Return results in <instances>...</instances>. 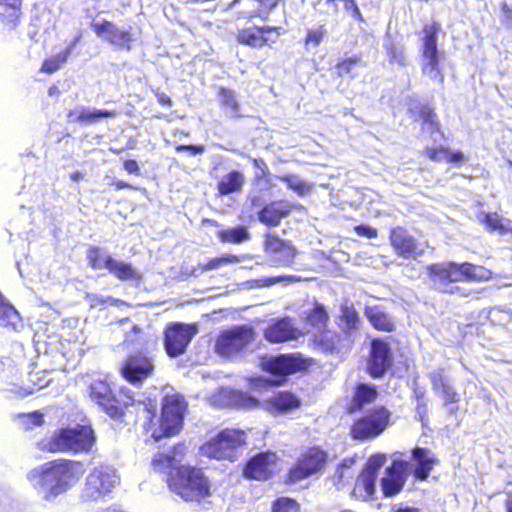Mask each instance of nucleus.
Wrapping results in <instances>:
<instances>
[{"instance_id":"1","label":"nucleus","mask_w":512,"mask_h":512,"mask_svg":"<svg viewBox=\"0 0 512 512\" xmlns=\"http://www.w3.org/2000/svg\"><path fill=\"white\" fill-rule=\"evenodd\" d=\"M138 407V410L142 411L145 414V419L148 420L144 426L145 430L155 441H159L163 437L174 436L182 429L187 409V403L182 395L173 393L164 396L161 416L156 422H154L156 404L153 401L149 400L148 403L138 401Z\"/></svg>"},{"instance_id":"2","label":"nucleus","mask_w":512,"mask_h":512,"mask_svg":"<svg viewBox=\"0 0 512 512\" xmlns=\"http://www.w3.org/2000/svg\"><path fill=\"white\" fill-rule=\"evenodd\" d=\"M84 473L83 465L74 461H55L44 465L41 471H32L30 479L45 500L66 492Z\"/></svg>"},{"instance_id":"3","label":"nucleus","mask_w":512,"mask_h":512,"mask_svg":"<svg viewBox=\"0 0 512 512\" xmlns=\"http://www.w3.org/2000/svg\"><path fill=\"white\" fill-rule=\"evenodd\" d=\"M428 276L433 286L444 293L460 292L454 285L459 281H486L491 278V271L483 266L470 263L458 264L455 262L435 263L427 266Z\"/></svg>"},{"instance_id":"4","label":"nucleus","mask_w":512,"mask_h":512,"mask_svg":"<svg viewBox=\"0 0 512 512\" xmlns=\"http://www.w3.org/2000/svg\"><path fill=\"white\" fill-rule=\"evenodd\" d=\"M170 489L185 501H200L209 496V484L200 469L181 466L170 474Z\"/></svg>"},{"instance_id":"5","label":"nucleus","mask_w":512,"mask_h":512,"mask_svg":"<svg viewBox=\"0 0 512 512\" xmlns=\"http://www.w3.org/2000/svg\"><path fill=\"white\" fill-rule=\"evenodd\" d=\"M255 329L247 324L235 325L221 331L215 341V352L227 359L242 357L256 340Z\"/></svg>"},{"instance_id":"6","label":"nucleus","mask_w":512,"mask_h":512,"mask_svg":"<svg viewBox=\"0 0 512 512\" xmlns=\"http://www.w3.org/2000/svg\"><path fill=\"white\" fill-rule=\"evenodd\" d=\"M440 31L438 22L427 23L422 29L421 57L422 72L432 80L443 83L444 75L441 69V61L444 53H441L437 45V37Z\"/></svg>"},{"instance_id":"7","label":"nucleus","mask_w":512,"mask_h":512,"mask_svg":"<svg viewBox=\"0 0 512 512\" xmlns=\"http://www.w3.org/2000/svg\"><path fill=\"white\" fill-rule=\"evenodd\" d=\"M119 482L120 477L114 467L99 465L86 477L81 498L84 501H97L112 492Z\"/></svg>"},{"instance_id":"8","label":"nucleus","mask_w":512,"mask_h":512,"mask_svg":"<svg viewBox=\"0 0 512 512\" xmlns=\"http://www.w3.org/2000/svg\"><path fill=\"white\" fill-rule=\"evenodd\" d=\"M263 368L271 374L268 379L259 378L257 386L280 385L289 374L306 369L307 362L299 354L280 355L263 360Z\"/></svg>"},{"instance_id":"9","label":"nucleus","mask_w":512,"mask_h":512,"mask_svg":"<svg viewBox=\"0 0 512 512\" xmlns=\"http://www.w3.org/2000/svg\"><path fill=\"white\" fill-rule=\"evenodd\" d=\"M244 444V431L225 429L204 445L202 451L210 458L218 460L229 459L232 461L236 458L237 449Z\"/></svg>"},{"instance_id":"10","label":"nucleus","mask_w":512,"mask_h":512,"mask_svg":"<svg viewBox=\"0 0 512 512\" xmlns=\"http://www.w3.org/2000/svg\"><path fill=\"white\" fill-rule=\"evenodd\" d=\"M391 413L385 407L370 410L352 426L351 434L356 440H368L379 436L388 426Z\"/></svg>"},{"instance_id":"11","label":"nucleus","mask_w":512,"mask_h":512,"mask_svg":"<svg viewBox=\"0 0 512 512\" xmlns=\"http://www.w3.org/2000/svg\"><path fill=\"white\" fill-rule=\"evenodd\" d=\"M196 324L174 322L167 326L164 333V347L170 357H178L187 350L193 337L197 334Z\"/></svg>"},{"instance_id":"12","label":"nucleus","mask_w":512,"mask_h":512,"mask_svg":"<svg viewBox=\"0 0 512 512\" xmlns=\"http://www.w3.org/2000/svg\"><path fill=\"white\" fill-rule=\"evenodd\" d=\"M327 461V454L319 448H311L302 454L290 469L288 482L295 483L320 471Z\"/></svg>"},{"instance_id":"13","label":"nucleus","mask_w":512,"mask_h":512,"mask_svg":"<svg viewBox=\"0 0 512 512\" xmlns=\"http://www.w3.org/2000/svg\"><path fill=\"white\" fill-rule=\"evenodd\" d=\"M401 457V452L392 455V465L386 469V476L381 479L382 491L387 497L399 493L406 482L410 464Z\"/></svg>"},{"instance_id":"14","label":"nucleus","mask_w":512,"mask_h":512,"mask_svg":"<svg viewBox=\"0 0 512 512\" xmlns=\"http://www.w3.org/2000/svg\"><path fill=\"white\" fill-rule=\"evenodd\" d=\"M390 243L396 254L405 259H416L424 255L426 243L419 242L405 228L397 226L390 231Z\"/></svg>"},{"instance_id":"15","label":"nucleus","mask_w":512,"mask_h":512,"mask_svg":"<svg viewBox=\"0 0 512 512\" xmlns=\"http://www.w3.org/2000/svg\"><path fill=\"white\" fill-rule=\"evenodd\" d=\"M91 27L99 38L118 49L129 51L132 42L135 41V37L130 29H122L115 23L107 20L92 22Z\"/></svg>"},{"instance_id":"16","label":"nucleus","mask_w":512,"mask_h":512,"mask_svg":"<svg viewBox=\"0 0 512 512\" xmlns=\"http://www.w3.org/2000/svg\"><path fill=\"white\" fill-rule=\"evenodd\" d=\"M386 460L385 455H375L369 458L365 468L358 477L353 493L355 496L367 500L375 493L377 473Z\"/></svg>"},{"instance_id":"17","label":"nucleus","mask_w":512,"mask_h":512,"mask_svg":"<svg viewBox=\"0 0 512 512\" xmlns=\"http://www.w3.org/2000/svg\"><path fill=\"white\" fill-rule=\"evenodd\" d=\"M393 356L389 344L381 339L371 342L367 371L373 378L382 377L392 366Z\"/></svg>"},{"instance_id":"18","label":"nucleus","mask_w":512,"mask_h":512,"mask_svg":"<svg viewBox=\"0 0 512 512\" xmlns=\"http://www.w3.org/2000/svg\"><path fill=\"white\" fill-rule=\"evenodd\" d=\"M89 389L91 400L97 403L111 418L118 419L122 416V409L118 406V401L112 395L106 381L94 380Z\"/></svg>"},{"instance_id":"19","label":"nucleus","mask_w":512,"mask_h":512,"mask_svg":"<svg viewBox=\"0 0 512 512\" xmlns=\"http://www.w3.org/2000/svg\"><path fill=\"white\" fill-rule=\"evenodd\" d=\"M153 371V360L143 354L131 355L122 367V375L132 384L140 383L150 377Z\"/></svg>"},{"instance_id":"20","label":"nucleus","mask_w":512,"mask_h":512,"mask_svg":"<svg viewBox=\"0 0 512 512\" xmlns=\"http://www.w3.org/2000/svg\"><path fill=\"white\" fill-rule=\"evenodd\" d=\"M276 455L273 453H263L252 458L245 470L246 477L255 480H265L269 478L276 469Z\"/></svg>"},{"instance_id":"21","label":"nucleus","mask_w":512,"mask_h":512,"mask_svg":"<svg viewBox=\"0 0 512 512\" xmlns=\"http://www.w3.org/2000/svg\"><path fill=\"white\" fill-rule=\"evenodd\" d=\"M266 251L271 255V261L275 265L288 266L293 263L296 251L287 242L275 235L268 234L265 242Z\"/></svg>"},{"instance_id":"22","label":"nucleus","mask_w":512,"mask_h":512,"mask_svg":"<svg viewBox=\"0 0 512 512\" xmlns=\"http://www.w3.org/2000/svg\"><path fill=\"white\" fill-rule=\"evenodd\" d=\"M299 335V330L293 326L289 318L270 323L264 333L266 340L272 343L286 342L296 339Z\"/></svg>"},{"instance_id":"23","label":"nucleus","mask_w":512,"mask_h":512,"mask_svg":"<svg viewBox=\"0 0 512 512\" xmlns=\"http://www.w3.org/2000/svg\"><path fill=\"white\" fill-rule=\"evenodd\" d=\"M296 206L288 201L272 202L258 213L259 221L269 227L278 226L281 220L287 217Z\"/></svg>"},{"instance_id":"24","label":"nucleus","mask_w":512,"mask_h":512,"mask_svg":"<svg viewBox=\"0 0 512 512\" xmlns=\"http://www.w3.org/2000/svg\"><path fill=\"white\" fill-rule=\"evenodd\" d=\"M412 459L415 462L414 476L419 480H426L438 459L431 450L416 447L412 450Z\"/></svg>"},{"instance_id":"25","label":"nucleus","mask_w":512,"mask_h":512,"mask_svg":"<svg viewBox=\"0 0 512 512\" xmlns=\"http://www.w3.org/2000/svg\"><path fill=\"white\" fill-rule=\"evenodd\" d=\"M115 111L92 109L85 106H78L69 111L67 118L70 123L94 124L101 118H113L116 116Z\"/></svg>"},{"instance_id":"26","label":"nucleus","mask_w":512,"mask_h":512,"mask_svg":"<svg viewBox=\"0 0 512 512\" xmlns=\"http://www.w3.org/2000/svg\"><path fill=\"white\" fill-rule=\"evenodd\" d=\"M105 268L121 281L140 282L142 280V274L130 263L114 259L110 255L105 256Z\"/></svg>"},{"instance_id":"27","label":"nucleus","mask_w":512,"mask_h":512,"mask_svg":"<svg viewBox=\"0 0 512 512\" xmlns=\"http://www.w3.org/2000/svg\"><path fill=\"white\" fill-rule=\"evenodd\" d=\"M73 437H76L74 430L70 428L60 429L51 437L47 448L51 452L73 451Z\"/></svg>"},{"instance_id":"28","label":"nucleus","mask_w":512,"mask_h":512,"mask_svg":"<svg viewBox=\"0 0 512 512\" xmlns=\"http://www.w3.org/2000/svg\"><path fill=\"white\" fill-rule=\"evenodd\" d=\"M370 323L377 330L391 332L394 329L392 318L379 306L368 307L365 312Z\"/></svg>"},{"instance_id":"29","label":"nucleus","mask_w":512,"mask_h":512,"mask_svg":"<svg viewBox=\"0 0 512 512\" xmlns=\"http://www.w3.org/2000/svg\"><path fill=\"white\" fill-rule=\"evenodd\" d=\"M221 395L227 399L228 405L237 406L239 408L249 409L258 405L256 398L242 391L225 388L222 389Z\"/></svg>"},{"instance_id":"30","label":"nucleus","mask_w":512,"mask_h":512,"mask_svg":"<svg viewBox=\"0 0 512 512\" xmlns=\"http://www.w3.org/2000/svg\"><path fill=\"white\" fill-rule=\"evenodd\" d=\"M70 429L74 430L76 434V437H73L72 440L74 452L88 451L92 448L95 442V436L90 427L78 425Z\"/></svg>"},{"instance_id":"31","label":"nucleus","mask_w":512,"mask_h":512,"mask_svg":"<svg viewBox=\"0 0 512 512\" xmlns=\"http://www.w3.org/2000/svg\"><path fill=\"white\" fill-rule=\"evenodd\" d=\"M185 445L179 444L173 448V451L164 454L160 453L156 455L153 459V466L155 468H176V466L181 462V456L185 452Z\"/></svg>"},{"instance_id":"32","label":"nucleus","mask_w":512,"mask_h":512,"mask_svg":"<svg viewBox=\"0 0 512 512\" xmlns=\"http://www.w3.org/2000/svg\"><path fill=\"white\" fill-rule=\"evenodd\" d=\"M245 182L244 175L239 171H232L223 176L218 183V192L220 195H228L241 190Z\"/></svg>"},{"instance_id":"33","label":"nucleus","mask_w":512,"mask_h":512,"mask_svg":"<svg viewBox=\"0 0 512 512\" xmlns=\"http://www.w3.org/2000/svg\"><path fill=\"white\" fill-rule=\"evenodd\" d=\"M299 400L289 392H281L268 401L271 411L287 412L299 406Z\"/></svg>"},{"instance_id":"34","label":"nucleus","mask_w":512,"mask_h":512,"mask_svg":"<svg viewBox=\"0 0 512 512\" xmlns=\"http://www.w3.org/2000/svg\"><path fill=\"white\" fill-rule=\"evenodd\" d=\"M377 397V391L375 387L367 384H360L355 391L353 400L350 405V412L356 409H362L365 404L373 402Z\"/></svg>"},{"instance_id":"35","label":"nucleus","mask_w":512,"mask_h":512,"mask_svg":"<svg viewBox=\"0 0 512 512\" xmlns=\"http://www.w3.org/2000/svg\"><path fill=\"white\" fill-rule=\"evenodd\" d=\"M21 0H0V20L16 26L20 16Z\"/></svg>"},{"instance_id":"36","label":"nucleus","mask_w":512,"mask_h":512,"mask_svg":"<svg viewBox=\"0 0 512 512\" xmlns=\"http://www.w3.org/2000/svg\"><path fill=\"white\" fill-rule=\"evenodd\" d=\"M479 222L484 224L490 231H498L500 234L512 232V228L508 223H504L503 219L497 213L480 212L477 215Z\"/></svg>"},{"instance_id":"37","label":"nucleus","mask_w":512,"mask_h":512,"mask_svg":"<svg viewBox=\"0 0 512 512\" xmlns=\"http://www.w3.org/2000/svg\"><path fill=\"white\" fill-rule=\"evenodd\" d=\"M314 342L323 351L334 352L339 347L340 336L334 331L321 329L318 333L314 334Z\"/></svg>"},{"instance_id":"38","label":"nucleus","mask_w":512,"mask_h":512,"mask_svg":"<svg viewBox=\"0 0 512 512\" xmlns=\"http://www.w3.org/2000/svg\"><path fill=\"white\" fill-rule=\"evenodd\" d=\"M384 48L390 64H397L400 67L407 65V57L403 44L388 39L384 43Z\"/></svg>"},{"instance_id":"39","label":"nucleus","mask_w":512,"mask_h":512,"mask_svg":"<svg viewBox=\"0 0 512 512\" xmlns=\"http://www.w3.org/2000/svg\"><path fill=\"white\" fill-rule=\"evenodd\" d=\"M341 320L343 322V330L346 333L358 330L361 323L355 308L346 303L341 305Z\"/></svg>"},{"instance_id":"40","label":"nucleus","mask_w":512,"mask_h":512,"mask_svg":"<svg viewBox=\"0 0 512 512\" xmlns=\"http://www.w3.org/2000/svg\"><path fill=\"white\" fill-rule=\"evenodd\" d=\"M222 106L227 110V113L232 118L241 117L240 105L232 90L221 88L219 92Z\"/></svg>"},{"instance_id":"41","label":"nucleus","mask_w":512,"mask_h":512,"mask_svg":"<svg viewBox=\"0 0 512 512\" xmlns=\"http://www.w3.org/2000/svg\"><path fill=\"white\" fill-rule=\"evenodd\" d=\"M279 180L287 183L288 187L299 196H305L314 187L313 183L304 181L299 176L294 174L281 176L279 177Z\"/></svg>"},{"instance_id":"42","label":"nucleus","mask_w":512,"mask_h":512,"mask_svg":"<svg viewBox=\"0 0 512 512\" xmlns=\"http://www.w3.org/2000/svg\"><path fill=\"white\" fill-rule=\"evenodd\" d=\"M237 39L241 44L254 48L262 47L268 41V38L260 35L255 27L241 30L237 36Z\"/></svg>"},{"instance_id":"43","label":"nucleus","mask_w":512,"mask_h":512,"mask_svg":"<svg viewBox=\"0 0 512 512\" xmlns=\"http://www.w3.org/2000/svg\"><path fill=\"white\" fill-rule=\"evenodd\" d=\"M306 323L316 328L318 331L324 329L328 321V315L322 305H316L307 315Z\"/></svg>"},{"instance_id":"44","label":"nucleus","mask_w":512,"mask_h":512,"mask_svg":"<svg viewBox=\"0 0 512 512\" xmlns=\"http://www.w3.org/2000/svg\"><path fill=\"white\" fill-rule=\"evenodd\" d=\"M219 236L222 241L231 243H241L249 239V233L245 227L223 230L219 233Z\"/></svg>"},{"instance_id":"45","label":"nucleus","mask_w":512,"mask_h":512,"mask_svg":"<svg viewBox=\"0 0 512 512\" xmlns=\"http://www.w3.org/2000/svg\"><path fill=\"white\" fill-rule=\"evenodd\" d=\"M428 378L431 382L433 391L438 395L441 391H443L446 386L451 384V381L444 374L443 368H438L431 371L428 374Z\"/></svg>"},{"instance_id":"46","label":"nucleus","mask_w":512,"mask_h":512,"mask_svg":"<svg viewBox=\"0 0 512 512\" xmlns=\"http://www.w3.org/2000/svg\"><path fill=\"white\" fill-rule=\"evenodd\" d=\"M428 378L431 382L433 391L438 395L441 391H443L446 386L451 384V381L444 374L443 368H438L431 371L428 374Z\"/></svg>"},{"instance_id":"47","label":"nucleus","mask_w":512,"mask_h":512,"mask_svg":"<svg viewBox=\"0 0 512 512\" xmlns=\"http://www.w3.org/2000/svg\"><path fill=\"white\" fill-rule=\"evenodd\" d=\"M85 300L89 304L91 308H99L102 309L105 305L109 304L112 306H117L119 304H123V301L113 298L111 296L104 297L95 293H87L85 296Z\"/></svg>"},{"instance_id":"48","label":"nucleus","mask_w":512,"mask_h":512,"mask_svg":"<svg viewBox=\"0 0 512 512\" xmlns=\"http://www.w3.org/2000/svg\"><path fill=\"white\" fill-rule=\"evenodd\" d=\"M420 116L423 121V130H427L431 133H433L434 131H439V123L436 121V114L433 112L432 109L424 107L421 110Z\"/></svg>"},{"instance_id":"49","label":"nucleus","mask_w":512,"mask_h":512,"mask_svg":"<svg viewBox=\"0 0 512 512\" xmlns=\"http://www.w3.org/2000/svg\"><path fill=\"white\" fill-rule=\"evenodd\" d=\"M237 262H239V258L237 256L227 255V256H223V257L213 258V259L209 260L207 263L201 264L200 268H201V271H210V270H215L222 265L230 264V263H237Z\"/></svg>"},{"instance_id":"50","label":"nucleus","mask_w":512,"mask_h":512,"mask_svg":"<svg viewBox=\"0 0 512 512\" xmlns=\"http://www.w3.org/2000/svg\"><path fill=\"white\" fill-rule=\"evenodd\" d=\"M66 62L67 59L65 56H63L62 53H59L56 56L46 59L42 64L41 71L48 74L54 73Z\"/></svg>"},{"instance_id":"51","label":"nucleus","mask_w":512,"mask_h":512,"mask_svg":"<svg viewBox=\"0 0 512 512\" xmlns=\"http://www.w3.org/2000/svg\"><path fill=\"white\" fill-rule=\"evenodd\" d=\"M272 512H299V505L290 498H280L275 501Z\"/></svg>"},{"instance_id":"52","label":"nucleus","mask_w":512,"mask_h":512,"mask_svg":"<svg viewBox=\"0 0 512 512\" xmlns=\"http://www.w3.org/2000/svg\"><path fill=\"white\" fill-rule=\"evenodd\" d=\"M105 256L101 255L98 247H92L88 250L87 259L93 269L105 268Z\"/></svg>"},{"instance_id":"53","label":"nucleus","mask_w":512,"mask_h":512,"mask_svg":"<svg viewBox=\"0 0 512 512\" xmlns=\"http://www.w3.org/2000/svg\"><path fill=\"white\" fill-rule=\"evenodd\" d=\"M353 463V459L343 460V462L339 465L337 471L333 476L335 482L341 483L344 480V478H348L351 476V474L349 473V469Z\"/></svg>"},{"instance_id":"54","label":"nucleus","mask_w":512,"mask_h":512,"mask_svg":"<svg viewBox=\"0 0 512 512\" xmlns=\"http://www.w3.org/2000/svg\"><path fill=\"white\" fill-rule=\"evenodd\" d=\"M444 401V405L454 404L459 401V395L452 386V384L446 386V388L438 394Z\"/></svg>"},{"instance_id":"55","label":"nucleus","mask_w":512,"mask_h":512,"mask_svg":"<svg viewBox=\"0 0 512 512\" xmlns=\"http://www.w3.org/2000/svg\"><path fill=\"white\" fill-rule=\"evenodd\" d=\"M22 423L26 429H32L35 426H40L43 423V415L39 412H33L22 416Z\"/></svg>"},{"instance_id":"56","label":"nucleus","mask_w":512,"mask_h":512,"mask_svg":"<svg viewBox=\"0 0 512 512\" xmlns=\"http://www.w3.org/2000/svg\"><path fill=\"white\" fill-rule=\"evenodd\" d=\"M447 148L439 147V148H426L424 154L426 157L435 162H441L443 160L446 161Z\"/></svg>"},{"instance_id":"57","label":"nucleus","mask_w":512,"mask_h":512,"mask_svg":"<svg viewBox=\"0 0 512 512\" xmlns=\"http://www.w3.org/2000/svg\"><path fill=\"white\" fill-rule=\"evenodd\" d=\"M357 63V58H349L342 61L336 66L337 74L339 76L348 75L351 72L352 67L355 66Z\"/></svg>"},{"instance_id":"58","label":"nucleus","mask_w":512,"mask_h":512,"mask_svg":"<svg viewBox=\"0 0 512 512\" xmlns=\"http://www.w3.org/2000/svg\"><path fill=\"white\" fill-rule=\"evenodd\" d=\"M324 36L322 28L316 30H310L306 37V45L312 44L314 47L318 46Z\"/></svg>"},{"instance_id":"59","label":"nucleus","mask_w":512,"mask_h":512,"mask_svg":"<svg viewBox=\"0 0 512 512\" xmlns=\"http://www.w3.org/2000/svg\"><path fill=\"white\" fill-rule=\"evenodd\" d=\"M355 232L359 236H363L369 239H374L378 236V232L375 228L368 225H358L355 227Z\"/></svg>"},{"instance_id":"60","label":"nucleus","mask_w":512,"mask_h":512,"mask_svg":"<svg viewBox=\"0 0 512 512\" xmlns=\"http://www.w3.org/2000/svg\"><path fill=\"white\" fill-rule=\"evenodd\" d=\"M466 160L465 155L460 152H451L449 149L447 150L446 154V162L453 163V164H460L463 163Z\"/></svg>"},{"instance_id":"61","label":"nucleus","mask_w":512,"mask_h":512,"mask_svg":"<svg viewBox=\"0 0 512 512\" xmlns=\"http://www.w3.org/2000/svg\"><path fill=\"white\" fill-rule=\"evenodd\" d=\"M177 152L189 151L193 155L202 154L204 146L201 145H179L176 147Z\"/></svg>"},{"instance_id":"62","label":"nucleus","mask_w":512,"mask_h":512,"mask_svg":"<svg viewBox=\"0 0 512 512\" xmlns=\"http://www.w3.org/2000/svg\"><path fill=\"white\" fill-rule=\"evenodd\" d=\"M124 169L130 174L139 172V166L135 160H126L124 162Z\"/></svg>"},{"instance_id":"63","label":"nucleus","mask_w":512,"mask_h":512,"mask_svg":"<svg viewBox=\"0 0 512 512\" xmlns=\"http://www.w3.org/2000/svg\"><path fill=\"white\" fill-rule=\"evenodd\" d=\"M80 39H81V35H78L77 37H75L74 40L66 47V49L63 52H61L67 60L70 57V55L72 54L75 46L80 41Z\"/></svg>"},{"instance_id":"64","label":"nucleus","mask_w":512,"mask_h":512,"mask_svg":"<svg viewBox=\"0 0 512 512\" xmlns=\"http://www.w3.org/2000/svg\"><path fill=\"white\" fill-rule=\"evenodd\" d=\"M31 381L38 387V389H42L50 383L51 379L47 378L46 375H43L41 377H37L36 380L32 379Z\"/></svg>"}]
</instances>
